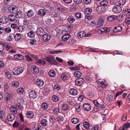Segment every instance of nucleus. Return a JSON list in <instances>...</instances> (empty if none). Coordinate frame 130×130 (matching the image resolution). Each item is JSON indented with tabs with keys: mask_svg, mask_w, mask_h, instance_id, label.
Returning a JSON list of instances; mask_svg holds the SVG:
<instances>
[{
	"mask_svg": "<svg viewBox=\"0 0 130 130\" xmlns=\"http://www.w3.org/2000/svg\"><path fill=\"white\" fill-rule=\"evenodd\" d=\"M18 30L20 32H22L25 31L26 28L24 26H20L18 28Z\"/></svg>",
	"mask_w": 130,
	"mask_h": 130,
	"instance_id": "nucleus-43",
	"label": "nucleus"
},
{
	"mask_svg": "<svg viewBox=\"0 0 130 130\" xmlns=\"http://www.w3.org/2000/svg\"><path fill=\"white\" fill-rule=\"evenodd\" d=\"M28 36L30 37H33L35 35V33L32 31H30L27 34Z\"/></svg>",
	"mask_w": 130,
	"mask_h": 130,
	"instance_id": "nucleus-38",
	"label": "nucleus"
},
{
	"mask_svg": "<svg viewBox=\"0 0 130 130\" xmlns=\"http://www.w3.org/2000/svg\"><path fill=\"white\" fill-rule=\"evenodd\" d=\"M68 21L70 24H72L75 21L73 17L72 16H69L68 18Z\"/></svg>",
	"mask_w": 130,
	"mask_h": 130,
	"instance_id": "nucleus-23",
	"label": "nucleus"
},
{
	"mask_svg": "<svg viewBox=\"0 0 130 130\" xmlns=\"http://www.w3.org/2000/svg\"><path fill=\"white\" fill-rule=\"evenodd\" d=\"M42 127L39 125H35L33 128L34 130H41Z\"/></svg>",
	"mask_w": 130,
	"mask_h": 130,
	"instance_id": "nucleus-44",
	"label": "nucleus"
},
{
	"mask_svg": "<svg viewBox=\"0 0 130 130\" xmlns=\"http://www.w3.org/2000/svg\"><path fill=\"white\" fill-rule=\"evenodd\" d=\"M47 121L45 119H43L42 120L41 122V124L44 126H45L47 125Z\"/></svg>",
	"mask_w": 130,
	"mask_h": 130,
	"instance_id": "nucleus-34",
	"label": "nucleus"
},
{
	"mask_svg": "<svg viewBox=\"0 0 130 130\" xmlns=\"http://www.w3.org/2000/svg\"><path fill=\"white\" fill-rule=\"evenodd\" d=\"M69 93L71 95H75L77 94V90L74 88L71 89L69 90Z\"/></svg>",
	"mask_w": 130,
	"mask_h": 130,
	"instance_id": "nucleus-22",
	"label": "nucleus"
},
{
	"mask_svg": "<svg viewBox=\"0 0 130 130\" xmlns=\"http://www.w3.org/2000/svg\"><path fill=\"white\" fill-rule=\"evenodd\" d=\"M112 99V96L111 95L107 96L106 99V102L108 104V103H109L111 102Z\"/></svg>",
	"mask_w": 130,
	"mask_h": 130,
	"instance_id": "nucleus-37",
	"label": "nucleus"
},
{
	"mask_svg": "<svg viewBox=\"0 0 130 130\" xmlns=\"http://www.w3.org/2000/svg\"><path fill=\"white\" fill-rule=\"evenodd\" d=\"M23 71V69L22 67H16L12 71L13 75H17L21 73Z\"/></svg>",
	"mask_w": 130,
	"mask_h": 130,
	"instance_id": "nucleus-1",
	"label": "nucleus"
},
{
	"mask_svg": "<svg viewBox=\"0 0 130 130\" xmlns=\"http://www.w3.org/2000/svg\"><path fill=\"white\" fill-rule=\"evenodd\" d=\"M118 18L117 16L115 15H110L107 17V20L109 22H111Z\"/></svg>",
	"mask_w": 130,
	"mask_h": 130,
	"instance_id": "nucleus-13",
	"label": "nucleus"
},
{
	"mask_svg": "<svg viewBox=\"0 0 130 130\" xmlns=\"http://www.w3.org/2000/svg\"><path fill=\"white\" fill-rule=\"evenodd\" d=\"M41 107L44 109H46L48 107L46 103H43L41 105Z\"/></svg>",
	"mask_w": 130,
	"mask_h": 130,
	"instance_id": "nucleus-46",
	"label": "nucleus"
},
{
	"mask_svg": "<svg viewBox=\"0 0 130 130\" xmlns=\"http://www.w3.org/2000/svg\"><path fill=\"white\" fill-rule=\"evenodd\" d=\"M122 10V8L119 5H115L113 7L112 11L115 13H119L121 12Z\"/></svg>",
	"mask_w": 130,
	"mask_h": 130,
	"instance_id": "nucleus-2",
	"label": "nucleus"
},
{
	"mask_svg": "<svg viewBox=\"0 0 130 130\" xmlns=\"http://www.w3.org/2000/svg\"><path fill=\"white\" fill-rule=\"evenodd\" d=\"M61 78L62 79L64 80H66L67 78V75L65 74H62L61 75Z\"/></svg>",
	"mask_w": 130,
	"mask_h": 130,
	"instance_id": "nucleus-54",
	"label": "nucleus"
},
{
	"mask_svg": "<svg viewBox=\"0 0 130 130\" xmlns=\"http://www.w3.org/2000/svg\"><path fill=\"white\" fill-rule=\"evenodd\" d=\"M49 75L50 76L54 77L56 75L55 72L53 70H50L48 72Z\"/></svg>",
	"mask_w": 130,
	"mask_h": 130,
	"instance_id": "nucleus-33",
	"label": "nucleus"
},
{
	"mask_svg": "<svg viewBox=\"0 0 130 130\" xmlns=\"http://www.w3.org/2000/svg\"><path fill=\"white\" fill-rule=\"evenodd\" d=\"M54 108L53 109V112L55 113H58L59 112V109L58 108L54 106Z\"/></svg>",
	"mask_w": 130,
	"mask_h": 130,
	"instance_id": "nucleus-45",
	"label": "nucleus"
},
{
	"mask_svg": "<svg viewBox=\"0 0 130 130\" xmlns=\"http://www.w3.org/2000/svg\"><path fill=\"white\" fill-rule=\"evenodd\" d=\"M13 126L14 127H18L19 126V123L18 122L15 121L13 124Z\"/></svg>",
	"mask_w": 130,
	"mask_h": 130,
	"instance_id": "nucleus-60",
	"label": "nucleus"
},
{
	"mask_svg": "<svg viewBox=\"0 0 130 130\" xmlns=\"http://www.w3.org/2000/svg\"><path fill=\"white\" fill-rule=\"evenodd\" d=\"M4 31L6 32L9 33L11 31V29L9 28H6L4 29Z\"/></svg>",
	"mask_w": 130,
	"mask_h": 130,
	"instance_id": "nucleus-64",
	"label": "nucleus"
},
{
	"mask_svg": "<svg viewBox=\"0 0 130 130\" xmlns=\"http://www.w3.org/2000/svg\"><path fill=\"white\" fill-rule=\"evenodd\" d=\"M100 31L101 33L104 34L110 31V29L107 27H105L101 28L98 29V30Z\"/></svg>",
	"mask_w": 130,
	"mask_h": 130,
	"instance_id": "nucleus-6",
	"label": "nucleus"
},
{
	"mask_svg": "<svg viewBox=\"0 0 130 130\" xmlns=\"http://www.w3.org/2000/svg\"><path fill=\"white\" fill-rule=\"evenodd\" d=\"M57 10L61 12H63L66 10V8H65L58 7L57 8Z\"/></svg>",
	"mask_w": 130,
	"mask_h": 130,
	"instance_id": "nucleus-55",
	"label": "nucleus"
},
{
	"mask_svg": "<svg viewBox=\"0 0 130 130\" xmlns=\"http://www.w3.org/2000/svg\"><path fill=\"white\" fill-rule=\"evenodd\" d=\"M84 11L86 14H90L92 12V10L91 9L88 8L85 9Z\"/></svg>",
	"mask_w": 130,
	"mask_h": 130,
	"instance_id": "nucleus-21",
	"label": "nucleus"
},
{
	"mask_svg": "<svg viewBox=\"0 0 130 130\" xmlns=\"http://www.w3.org/2000/svg\"><path fill=\"white\" fill-rule=\"evenodd\" d=\"M54 89L56 91H58L60 89V88L58 85H55L54 87Z\"/></svg>",
	"mask_w": 130,
	"mask_h": 130,
	"instance_id": "nucleus-61",
	"label": "nucleus"
},
{
	"mask_svg": "<svg viewBox=\"0 0 130 130\" xmlns=\"http://www.w3.org/2000/svg\"><path fill=\"white\" fill-rule=\"evenodd\" d=\"M12 98V96L11 94H7L5 98V100L7 101H9Z\"/></svg>",
	"mask_w": 130,
	"mask_h": 130,
	"instance_id": "nucleus-40",
	"label": "nucleus"
},
{
	"mask_svg": "<svg viewBox=\"0 0 130 130\" xmlns=\"http://www.w3.org/2000/svg\"><path fill=\"white\" fill-rule=\"evenodd\" d=\"M6 117L5 115L3 113V111H0V118L2 119Z\"/></svg>",
	"mask_w": 130,
	"mask_h": 130,
	"instance_id": "nucleus-47",
	"label": "nucleus"
},
{
	"mask_svg": "<svg viewBox=\"0 0 130 130\" xmlns=\"http://www.w3.org/2000/svg\"><path fill=\"white\" fill-rule=\"evenodd\" d=\"M75 15L77 18L80 19L81 17V15L80 13L78 12L75 13Z\"/></svg>",
	"mask_w": 130,
	"mask_h": 130,
	"instance_id": "nucleus-58",
	"label": "nucleus"
},
{
	"mask_svg": "<svg viewBox=\"0 0 130 130\" xmlns=\"http://www.w3.org/2000/svg\"><path fill=\"white\" fill-rule=\"evenodd\" d=\"M29 97L32 99H34L37 96L36 91L34 90L31 91L29 93Z\"/></svg>",
	"mask_w": 130,
	"mask_h": 130,
	"instance_id": "nucleus-3",
	"label": "nucleus"
},
{
	"mask_svg": "<svg viewBox=\"0 0 130 130\" xmlns=\"http://www.w3.org/2000/svg\"><path fill=\"white\" fill-rule=\"evenodd\" d=\"M12 85L13 86L16 87H18L19 86V83L16 81H13L12 83Z\"/></svg>",
	"mask_w": 130,
	"mask_h": 130,
	"instance_id": "nucleus-51",
	"label": "nucleus"
},
{
	"mask_svg": "<svg viewBox=\"0 0 130 130\" xmlns=\"http://www.w3.org/2000/svg\"><path fill=\"white\" fill-rule=\"evenodd\" d=\"M44 10L47 13L50 12L52 10V8L49 5H46L44 7Z\"/></svg>",
	"mask_w": 130,
	"mask_h": 130,
	"instance_id": "nucleus-11",
	"label": "nucleus"
},
{
	"mask_svg": "<svg viewBox=\"0 0 130 130\" xmlns=\"http://www.w3.org/2000/svg\"><path fill=\"white\" fill-rule=\"evenodd\" d=\"M79 121L78 119L77 118H74L71 119V122L74 124H76Z\"/></svg>",
	"mask_w": 130,
	"mask_h": 130,
	"instance_id": "nucleus-41",
	"label": "nucleus"
},
{
	"mask_svg": "<svg viewBox=\"0 0 130 130\" xmlns=\"http://www.w3.org/2000/svg\"><path fill=\"white\" fill-rule=\"evenodd\" d=\"M74 2L76 4H79L82 2V0H73Z\"/></svg>",
	"mask_w": 130,
	"mask_h": 130,
	"instance_id": "nucleus-59",
	"label": "nucleus"
},
{
	"mask_svg": "<svg viewBox=\"0 0 130 130\" xmlns=\"http://www.w3.org/2000/svg\"><path fill=\"white\" fill-rule=\"evenodd\" d=\"M36 83L38 85L40 86H42L44 84V82L39 79H37Z\"/></svg>",
	"mask_w": 130,
	"mask_h": 130,
	"instance_id": "nucleus-26",
	"label": "nucleus"
},
{
	"mask_svg": "<svg viewBox=\"0 0 130 130\" xmlns=\"http://www.w3.org/2000/svg\"><path fill=\"white\" fill-rule=\"evenodd\" d=\"M100 4L101 6L106 7L107 6L108 3L107 1L103 0L100 3Z\"/></svg>",
	"mask_w": 130,
	"mask_h": 130,
	"instance_id": "nucleus-35",
	"label": "nucleus"
},
{
	"mask_svg": "<svg viewBox=\"0 0 130 130\" xmlns=\"http://www.w3.org/2000/svg\"><path fill=\"white\" fill-rule=\"evenodd\" d=\"M130 127V123H128L124 124L123 126V128L125 130H127V128Z\"/></svg>",
	"mask_w": 130,
	"mask_h": 130,
	"instance_id": "nucleus-49",
	"label": "nucleus"
},
{
	"mask_svg": "<svg viewBox=\"0 0 130 130\" xmlns=\"http://www.w3.org/2000/svg\"><path fill=\"white\" fill-rule=\"evenodd\" d=\"M1 22L2 23L6 24L8 21V18L6 16L2 17L0 18Z\"/></svg>",
	"mask_w": 130,
	"mask_h": 130,
	"instance_id": "nucleus-9",
	"label": "nucleus"
},
{
	"mask_svg": "<svg viewBox=\"0 0 130 130\" xmlns=\"http://www.w3.org/2000/svg\"><path fill=\"white\" fill-rule=\"evenodd\" d=\"M122 28L120 26H118L115 27L113 29V31L115 32H120L122 30Z\"/></svg>",
	"mask_w": 130,
	"mask_h": 130,
	"instance_id": "nucleus-14",
	"label": "nucleus"
},
{
	"mask_svg": "<svg viewBox=\"0 0 130 130\" xmlns=\"http://www.w3.org/2000/svg\"><path fill=\"white\" fill-rule=\"evenodd\" d=\"M26 14L28 18L32 17L34 14V12L33 11L30 10L27 12H26Z\"/></svg>",
	"mask_w": 130,
	"mask_h": 130,
	"instance_id": "nucleus-24",
	"label": "nucleus"
},
{
	"mask_svg": "<svg viewBox=\"0 0 130 130\" xmlns=\"http://www.w3.org/2000/svg\"><path fill=\"white\" fill-rule=\"evenodd\" d=\"M37 31L40 36H42L45 33L43 29L41 28H38L37 30Z\"/></svg>",
	"mask_w": 130,
	"mask_h": 130,
	"instance_id": "nucleus-18",
	"label": "nucleus"
},
{
	"mask_svg": "<svg viewBox=\"0 0 130 130\" xmlns=\"http://www.w3.org/2000/svg\"><path fill=\"white\" fill-rule=\"evenodd\" d=\"M75 108L78 111H80V104H76L75 105Z\"/></svg>",
	"mask_w": 130,
	"mask_h": 130,
	"instance_id": "nucleus-48",
	"label": "nucleus"
},
{
	"mask_svg": "<svg viewBox=\"0 0 130 130\" xmlns=\"http://www.w3.org/2000/svg\"><path fill=\"white\" fill-rule=\"evenodd\" d=\"M52 100L55 102H58L59 100L58 96L56 95L53 96L52 98Z\"/></svg>",
	"mask_w": 130,
	"mask_h": 130,
	"instance_id": "nucleus-42",
	"label": "nucleus"
},
{
	"mask_svg": "<svg viewBox=\"0 0 130 130\" xmlns=\"http://www.w3.org/2000/svg\"><path fill=\"white\" fill-rule=\"evenodd\" d=\"M46 12L43 9H40L38 11V13L39 15L43 17L45 15Z\"/></svg>",
	"mask_w": 130,
	"mask_h": 130,
	"instance_id": "nucleus-15",
	"label": "nucleus"
},
{
	"mask_svg": "<svg viewBox=\"0 0 130 130\" xmlns=\"http://www.w3.org/2000/svg\"><path fill=\"white\" fill-rule=\"evenodd\" d=\"M70 36V35L67 34L62 37L61 39L63 41H66L68 39Z\"/></svg>",
	"mask_w": 130,
	"mask_h": 130,
	"instance_id": "nucleus-30",
	"label": "nucleus"
},
{
	"mask_svg": "<svg viewBox=\"0 0 130 130\" xmlns=\"http://www.w3.org/2000/svg\"><path fill=\"white\" fill-rule=\"evenodd\" d=\"M86 19L88 20H91L93 18V16L90 14H87L85 16Z\"/></svg>",
	"mask_w": 130,
	"mask_h": 130,
	"instance_id": "nucleus-52",
	"label": "nucleus"
},
{
	"mask_svg": "<svg viewBox=\"0 0 130 130\" xmlns=\"http://www.w3.org/2000/svg\"><path fill=\"white\" fill-rule=\"evenodd\" d=\"M31 69L32 72L35 74L37 73L39 71L38 67L35 65H32L31 66Z\"/></svg>",
	"mask_w": 130,
	"mask_h": 130,
	"instance_id": "nucleus-5",
	"label": "nucleus"
},
{
	"mask_svg": "<svg viewBox=\"0 0 130 130\" xmlns=\"http://www.w3.org/2000/svg\"><path fill=\"white\" fill-rule=\"evenodd\" d=\"M36 61L37 64L41 65V64H45V62L43 60L37 59L36 60Z\"/></svg>",
	"mask_w": 130,
	"mask_h": 130,
	"instance_id": "nucleus-20",
	"label": "nucleus"
},
{
	"mask_svg": "<svg viewBox=\"0 0 130 130\" xmlns=\"http://www.w3.org/2000/svg\"><path fill=\"white\" fill-rule=\"evenodd\" d=\"M83 108L85 110L89 111L91 109V106L89 104L85 103L83 106Z\"/></svg>",
	"mask_w": 130,
	"mask_h": 130,
	"instance_id": "nucleus-7",
	"label": "nucleus"
},
{
	"mask_svg": "<svg viewBox=\"0 0 130 130\" xmlns=\"http://www.w3.org/2000/svg\"><path fill=\"white\" fill-rule=\"evenodd\" d=\"M24 91V89L23 88H19L17 91V92L20 94L22 93Z\"/></svg>",
	"mask_w": 130,
	"mask_h": 130,
	"instance_id": "nucleus-50",
	"label": "nucleus"
},
{
	"mask_svg": "<svg viewBox=\"0 0 130 130\" xmlns=\"http://www.w3.org/2000/svg\"><path fill=\"white\" fill-rule=\"evenodd\" d=\"M105 80H104L103 81L102 80L101 81V82H100V84L101 85L102 87V88H104L106 87L107 86V85L105 84H104V83L105 82Z\"/></svg>",
	"mask_w": 130,
	"mask_h": 130,
	"instance_id": "nucleus-57",
	"label": "nucleus"
},
{
	"mask_svg": "<svg viewBox=\"0 0 130 130\" xmlns=\"http://www.w3.org/2000/svg\"><path fill=\"white\" fill-rule=\"evenodd\" d=\"M125 21L126 23L128 24H130V17H127Z\"/></svg>",
	"mask_w": 130,
	"mask_h": 130,
	"instance_id": "nucleus-63",
	"label": "nucleus"
},
{
	"mask_svg": "<svg viewBox=\"0 0 130 130\" xmlns=\"http://www.w3.org/2000/svg\"><path fill=\"white\" fill-rule=\"evenodd\" d=\"M46 60L50 63L53 64L54 63L55 60L52 56H49L46 58Z\"/></svg>",
	"mask_w": 130,
	"mask_h": 130,
	"instance_id": "nucleus-4",
	"label": "nucleus"
},
{
	"mask_svg": "<svg viewBox=\"0 0 130 130\" xmlns=\"http://www.w3.org/2000/svg\"><path fill=\"white\" fill-rule=\"evenodd\" d=\"M57 119L59 121H62L63 120V118L62 116H58L57 117Z\"/></svg>",
	"mask_w": 130,
	"mask_h": 130,
	"instance_id": "nucleus-56",
	"label": "nucleus"
},
{
	"mask_svg": "<svg viewBox=\"0 0 130 130\" xmlns=\"http://www.w3.org/2000/svg\"><path fill=\"white\" fill-rule=\"evenodd\" d=\"M73 99L72 98H70L68 101V103L70 105H72L74 103L73 101Z\"/></svg>",
	"mask_w": 130,
	"mask_h": 130,
	"instance_id": "nucleus-62",
	"label": "nucleus"
},
{
	"mask_svg": "<svg viewBox=\"0 0 130 130\" xmlns=\"http://www.w3.org/2000/svg\"><path fill=\"white\" fill-rule=\"evenodd\" d=\"M84 80L82 78L78 79L76 80V84L78 86H80L83 84Z\"/></svg>",
	"mask_w": 130,
	"mask_h": 130,
	"instance_id": "nucleus-16",
	"label": "nucleus"
},
{
	"mask_svg": "<svg viewBox=\"0 0 130 130\" xmlns=\"http://www.w3.org/2000/svg\"><path fill=\"white\" fill-rule=\"evenodd\" d=\"M83 125L86 128H88L90 127L89 123L87 121H84L83 122Z\"/></svg>",
	"mask_w": 130,
	"mask_h": 130,
	"instance_id": "nucleus-36",
	"label": "nucleus"
},
{
	"mask_svg": "<svg viewBox=\"0 0 130 130\" xmlns=\"http://www.w3.org/2000/svg\"><path fill=\"white\" fill-rule=\"evenodd\" d=\"M62 108L63 110H67L68 109L69 106L67 104H63L62 106Z\"/></svg>",
	"mask_w": 130,
	"mask_h": 130,
	"instance_id": "nucleus-39",
	"label": "nucleus"
},
{
	"mask_svg": "<svg viewBox=\"0 0 130 130\" xmlns=\"http://www.w3.org/2000/svg\"><path fill=\"white\" fill-rule=\"evenodd\" d=\"M7 119L9 121H13L15 118V116L12 113H9L7 116Z\"/></svg>",
	"mask_w": 130,
	"mask_h": 130,
	"instance_id": "nucleus-12",
	"label": "nucleus"
},
{
	"mask_svg": "<svg viewBox=\"0 0 130 130\" xmlns=\"http://www.w3.org/2000/svg\"><path fill=\"white\" fill-rule=\"evenodd\" d=\"M15 14V16L17 18L22 17V11H21L17 12Z\"/></svg>",
	"mask_w": 130,
	"mask_h": 130,
	"instance_id": "nucleus-32",
	"label": "nucleus"
},
{
	"mask_svg": "<svg viewBox=\"0 0 130 130\" xmlns=\"http://www.w3.org/2000/svg\"><path fill=\"white\" fill-rule=\"evenodd\" d=\"M34 114L31 111H29L27 112L26 114V116L28 118H31L33 117Z\"/></svg>",
	"mask_w": 130,
	"mask_h": 130,
	"instance_id": "nucleus-19",
	"label": "nucleus"
},
{
	"mask_svg": "<svg viewBox=\"0 0 130 130\" xmlns=\"http://www.w3.org/2000/svg\"><path fill=\"white\" fill-rule=\"evenodd\" d=\"M96 10L98 13H102L103 11L101 6H99L97 7L96 8Z\"/></svg>",
	"mask_w": 130,
	"mask_h": 130,
	"instance_id": "nucleus-29",
	"label": "nucleus"
},
{
	"mask_svg": "<svg viewBox=\"0 0 130 130\" xmlns=\"http://www.w3.org/2000/svg\"><path fill=\"white\" fill-rule=\"evenodd\" d=\"M21 35L20 34H16L14 36L15 40L17 41H20L21 39Z\"/></svg>",
	"mask_w": 130,
	"mask_h": 130,
	"instance_id": "nucleus-25",
	"label": "nucleus"
},
{
	"mask_svg": "<svg viewBox=\"0 0 130 130\" xmlns=\"http://www.w3.org/2000/svg\"><path fill=\"white\" fill-rule=\"evenodd\" d=\"M8 20L11 22H14L16 20L14 14H11L8 15Z\"/></svg>",
	"mask_w": 130,
	"mask_h": 130,
	"instance_id": "nucleus-17",
	"label": "nucleus"
},
{
	"mask_svg": "<svg viewBox=\"0 0 130 130\" xmlns=\"http://www.w3.org/2000/svg\"><path fill=\"white\" fill-rule=\"evenodd\" d=\"M5 45L6 44L5 43H1V44L0 45V50H4Z\"/></svg>",
	"mask_w": 130,
	"mask_h": 130,
	"instance_id": "nucleus-53",
	"label": "nucleus"
},
{
	"mask_svg": "<svg viewBox=\"0 0 130 130\" xmlns=\"http://www.w3.org/2000/svg\"><path fill=\"white\" fill-rule=\"evenodd\" d=\"M43 40L45 42L47 41L50 38V36L48 34H45L43 35Z\"/></svg>",
	"mask_w": 130,
	"mask_h": 130,
	"instance_id": "nucleus-8",
	"label": "nucleus"
},
{
	"mask_svg": "<svg viewBox=\"0 0 130 130\" xmlns=\"http://www.w3.org/2000/svg\"><path fill=\"white\" fill-rule=\"evenodd\" d=\"M77 35L78 38H81L84 36V33L83 31H79Z\"/></svg>",
	"mask_w": 130,
	"mask_h": 130,
	"instance_id": "nucleus-27",
	"label": "nucleus"
},
{
	"mask_svg": "<svg viewBox=\"0 0 130 130\" xmlns=\"http://www.w3.org/2000/svg\"><path fill=\"white\" fill-rule=\"evenodd\" d=\"M10 110L11 112L15 114H17V108L13 106L11 107L10 108Z\"/></svg>",
	"mask_w": 130,
	"mask_h": 130,
	"instance_id": "nucleus-28",
	"label": "nucleus"
},
{
	"mask_svg": "<svg viewBox=\"0 0 130 130\" xmlns=\"http://www.w3.org/2000/svg\"><path fill=\"white\" fill-rule=\"evenodd\" d=\"M82 75V74L80 72L78 71H76L74 73V76L77 78L80 77Z\"/></svg>",
	"mask_w": 130,
	"mask_h": 130,
	"instance_id": "nucleus-31",
	"label": "nucleus"
},
{
	"mask_svg": "<svg viewBox=\"0 0 130 130\" xmlns=\"http://www.w3.org/2000/svg\"><path fill=\"white\" fill-rule=\"evenodd\" d=\"M103 21L101 18H99L97 22L96 26L98 27L99 28L102 27L103 25Z\"/></svg>",
	"mask_w": 130,
	"mask_h": 130,
	"instance_id": "nucleus-10",
	"label": "nucleus"
}]
</instances>
